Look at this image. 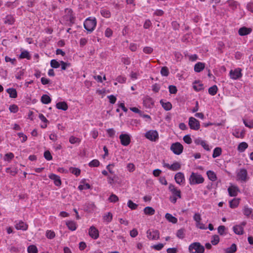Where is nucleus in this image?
Listing matches in <instances>:
<instances>
[{
    "label": "nucleus",
    "mask_w": 253,
    "mask_h": 253,
    "mask_svg": "<svg viewBox=\"0 0 253 253\" xmlns=\"http://www.w3.org/2000/svg\"><path fill=\"white\" fill-rule=\"evenodd\" d=\"M189 180L191 185L198 184L203 183L204 178L198 173L193 172L189 177Z\"/></svg>",
    "instance_id": "f257e3e1"
},
{
    "label": "nucleus",
    "mask_w": 253,
    "mask_h": 253,
    "mask_svg": "<svg viewBox=\"0 0 253 253\" xmlns=\"http://www.w3.org/2000/svg\"><path fill=\"white\" fill-rule=\"evenodd\" d=\"M189 251L191 253H204V247L199 242H194L189 246Z\"/></svg>",
    "instance_id": "f03ea898"
},
{
    "label": "nucleus",
    "mask_w": 253,
    "mask_h": 253,
    "mask_svg": "<svg viewBox=\"0 0 253 253\" xmlns=\"http://www.w3.org/2000/svg\"><path fill=\"white\" fill-rule=\"evenodd\" d=\"M96 25V21L95 18L92 19L90 18L86 19L84 23V29L89 32H92Z\"/></svg>",
    "instance_id": "7ed1b4c3"
},
{
    "label": "nucleus",
    "mask_w": 253,
    "mask_h": 253,
    "mask_svg": "<svg viewBox=\"0 0 253 253\" xmlns=\"http://www.w3.org/2000/svg\"><path fill=\"white\" fill-rule=\"evenodd\" d=\"M145 137L152 141H156L159 139V134L157 130H150L145 134Z\"/></svg>",
    "instance_id": "20e7f679"
},
{
    "label": "nucleus",
    "mask_w": 253,
    "mask_h": 253,
    "mask_svg": "<svg viewBox=\"0 0 253 253\" xmlns=\"http://www.w3.org/2000/svg\"><path fill=\"white\" fill-rule=\"evenodd\" d=\"M170 149L174 154L180 155L183 151V147L180 143L175 142L171 144Z\"/></svg>",
    "instance_id": "39448f33"
},
{
    "label": "nucleus",
    "mask_w": 253,
    "mask_h": 253,
    "mask_svg": "<svg viewBox=\"0 0 253 253\" xmlns=\"http://www.w3.org/2000/svg\"><path fill=\"white\" fill-rule=\"evenodd\" d=\"M188 125L191 129L195 130H198L200 127L199 121L192 117L189 118Z\"/></svg>",
    "instance_id": "423d86ee"
},
{
    "label": "nucleus",
    "mask_w": 253,
    "mask_h": 253,
    "mask_svg": "<svg viewBox=\"0 0 253 253\" xmlns=\"http://www.w3.org/2000/svg\"><path fill=\"white\" fill-rule=\"evenodd\" d=\"M159 232L157 230L151 231L148 230L147 231V236L150 240H158L160 238Z\"/></svg>",
    "instance_id": "0eeeda50"
},
{
    "label": "nucleus",
    "mask_w": 253,
    "mask_h": 253,
    "mask_svg": "<svg viewBox=\"0 0 253 253\" xmlns=\"http://www.w3.org/2000/svg\"><path fill=\"white\" fill-rule=\"evenodd\" d=\"M119 138L122 145L124 146H127L130 143V137L128 134H121Z\"/></svg>",
    "instance_id": "6e6552de"
},
{
    "label": "nucleus",
    "mask_w": 253,
    "mask_h": 253,
    "mask_svg": "<svg viewBox=\"0 0 253 253\" xmlns=\"http://www.w3.org/2000/svg\"><path fill=\"white\" fill-rule=\"evenodd\" d=\"M242 76L241 69L237 68L234 71L231 70L230 72V78L233 80H237L240 78Z\"/></svg>",
    "instance_id": "1a4fd4ad"
},
{
    "label": "nucleus",
    "mask_w": 253,
    "mask_h": 253,
    "mask_svg": "<svg viewBox=\"0 0 253 253\" xmlns=\"http://www.w3.org/2000/svg\"><path fill=\"white\" fill-rule=\"evenodd\" d=\"M169 189L172 193L173 196H176L178 198H181L180 190L177 189L173 184H170L169 185Z\"/></svg>",
    "instance_id": "9d476101"
},
{
    "label": "nucleus",
    "mask_w": 253,
    "mask_h": 253,
    "mask_svg": "<svg viewBox=\"0 0 253 253\" xmlns=\"http://www.w3.org/2000/svg\"><path fill=\"white\" fill-rule=\"evenodd\" d=\"M88 234L90 237L93 239H97L99 237L98 230L93 226L89 228Z\"/></svg>",
    "instance_id": "9b49d317"
},
{
    "label": "nucleus",
    "mask_w": 253,
    "mask_h": 253,
    "mask_svg": "<svg viewBox=\"0 0 253 253\" xmlns=\"http://www.w3.org/2000/svg\"><path fill=\"white\" fill-rule=\"evenodd\" d=\"M247 171L245 169H240L237 173V177L241 180L246 181L247 180Z\"/></svg>",
    "instance_id": "f8f14e48"
},
{
    "label": "nucleus",
    "mask_w": 253,
    "mask_h": 253,
    "mask_svg": "<svg viewBox=\"0 0 253 253\" xmlns=\"http://www.w3.org/2000/svg\"><path fill=\"white\" fill-rule=\"evenodd\" d=\"M229 195L231 197H235L238 195L239 189L237 186H231L228 188Z\"/></svg>",
    "instance_id": "ddd939ff"
},
{
    "label": "nucleus",
    "mask_w": 253,
    "mask_h": 253,
    "mask_svg": "<svg viewBox=\"0 0 253 253\" xmlns=\"http://www.w3.org/2000/svg\"><path fill=\"white\" fill-rule=\"evenodd\" d=\"M66 15L65 17L66 18L70 21V22L71 23H73L74 22V16L73 14V11L71 9L66 8L65 10Z\"/></svg>",
    "instance_id": "4468645a"
},
{
    "label": "nucleus",
    "mask_w": 253,
    "mask_h": 253,
    "mask_svg": "<svg viewBox=\"0 0 253 253\" xmlns=\"http://www.w3.org/2000/svg\"><path fill=\"white\" fill-rule=\"evenodd\" d=\"M194 220L196 222V226L200 229H204L203 224L201 223V215L199 213H196L193 216Z\"/></svg>",
    "instance_id": "2eb2a0df"
},
{
    "label": "nucleus",
    "mask_w": 253,
    "mask_h": 253,
    "mask_svg": "<svg viewBox=\"0 0 253 253\" xmlns=\"http://www.w3.org/2000/svg\"><path fill=\"white\" fill-rule=\"evenodd\" d=\"M28 225L22 221H19L15 224V228L17 230L26 231L28 229Z\"/></svg>",
    "instance_id": "dca6fc26"
},
{
    "label": "nucleus",
    "mask_w": 253,
    "mask_h": 253,
    "mask_svg": "<svg viewBox=\"0 0 253 253\" xmlns=\"http://www.w3.org/2000/svg\"><path fill=\"white\" fill-rule=\"evenodd\" d=\"M174 179L176 182L179 184L183 183L185 180L184 174L181 172H179L175 175Z\"/></svg>",
    "instance_id": "f3484780"
},
{
    "label": "nucleus",
    "mask_w": 253,
    "mask_h": 253,
    "mask_svg": "<svg viewBox=\"0 0 253 253\" xmlns=\"http://www.w3.org/2000/svg\"><path fill=\"white\" fill-rule=\"evenodd\" d=\"M252 31V30L251 28L243 27L239 29L238 33L239 35L244 36L250 34Z\"/></svg>",
    "instance_id": "a211bd4d"
},
{
    "label": "nucleus",
    "mask_w": 253,
    "mask_h": 253,
    "mask_svg": "<svg viewBox=\"0 0 253 253\" xmlns=\"http://www.w3.org/2000/svg\"><path fill=\"white\" fill-rule=\"evenodd\" d=\"M50 179L53 180L54 184L56 186H60L61 184V181L60 177L55 174H51L49 175Z\"/></svg>",
    "instance_id": "6ab92c4d"
},
{
    "label": "nucleus",
    "mask_w": 253,
    "mask_h": 253,
    "mask_svg": "<svg viewBox=\"0 0 253 253\" xmlns=\"http://www.w3.org/2000/svg\"><path fill=\"white\" fill-rule=\"evenodd\" d=\"M234 233L237 235H242L244 233V228L241 225H235L233 228Z\"/></svg>",
    "instance_id": "aec40b11"
},
{
    "label": "nucleus",
    "mask_w": 253,
    "mask_h": 253,
    "mask_svg": "<svg viewBox=\"0 0 253 253\" xmlns=\"http://www.w3.org/2000/svg\"><path fill=\"white\" fill-rule=\"evenodd\" d=\"M56 107L58 109L63 111L67 110L68 107L67 104L64 101L58 102L56 105Z\"/></svg>",
    "instance_id": "412c9836"
},
{
    "label": "nucleus",
    "mask_w": 253,
    "mask_h": 253,
    "mask_svg": "<svg viewBox=\"0 0 253 253\" xmlns=\"http://www.w3.org/2000/svg\"><path fill=\"white\" fill-rule=\"evenodd\" d=\"M205 68V63L202 62H198L194 66V71L199 73L202 71Z\"/></svg>",
    "instance_id": "4be33fe9"
},
{
    "label": "nucleus",
    "mask_w": 253,
    "mask_h": 253,
    "mask_svg": "<svg viewBox=\"0 0 253 253\" xmlns=\"http://www.w3.org/2000/svg\"><path fill=\"white\" fill-rule=\"evenodd\" d=\"M160 103L163 108L166 111H169L172 108V105L169 102H165L163 100L160 101Z\"/></svg>",
    "instance_id": "5701e85b"
},
{
    "label": "nucleus",
    "mask_w": 253,
    "mask_h": 253,
    "mask_svg": "<svg viewBox=\"0 0 253 253\" xmlns=\"http://www.w3.org/2000/svg\"><path fill=\"white\" fill-rule=\"evenodd\" d=\"M15 22V19L11 15H7L4 21L5 24L12 25Z\"/></svg>",
    "instance_id": "b1692460"
},
{
    "label": "nucleus",
    "mask_w": 253,
    "mask_h": 253,
    "mask_svg": "<svg viewBox=\"0 0 253 253\" xmlns=\"http://www.w3.org/2000/svg\"><path fill=\"white\" fill-rule=\"evenodd\" d=\"M66 224L68 229L71 231H75L77 229V224L75 221H68Z\"/></svg>",
    "instance_id": "393cba45"
},
{
    "label": "nucleus",
    "mask_w": 253,
    "mask_h": 253,
    "mask_svg": "<svg viewBox=\"0 0 253 253\" xmlns=\"http://www.w3.org/2000/svg\"><path fill=\"white\" fill-rule=\"evenodd\" d=\"M6 92L9 94L11 98H15L17 96L16 90L13 88H9L6 89Z\"/></svg>",
    "instance_id": "a878e982"
},
{
    "label": "nucleus",
    "mask_w": 253,
    "mask_h": 253,
    "mask_svg": "<svg viewBox=\"0 0 253 253\" xmlns=\"http://www.w3.org/2000/svg\"><path fill=\"white\" fill-rule=\"evenodd\" d=\"M144 212L146 215H152L155 214V210L151 207H146L144 209Z\"/></svg>",
    "instance_id": "bb28decb"
},
{
    "label": "nucleus",
    "mask_w": 253,
    "mask_h": 253,
    "mask_svg": "<svg viewBox=\"0 0 253 253\" xmlns=\"http://www.w3.org/2000/svg\"><path fill=\"white\" fill-rule=\"evenodd\" d=\"M165 217L169 222L172 223H176L177 222V219L169 213L166 214Z\"/></svg>",
    "instance_id": "cd10ccee"
},
{
    "label": "nucleus",
    "mask_w": 253,
    "mask_h": 253,
    "mask_svg": "<svg viewBox=\"0 0 253 253\" xmlns=\"http://www.w3.org/2000/svg\"><path fill=\"white\" fill-rule=\"evenodd\" d=\"M207 174L209 179H210L211 181H214L217 179L215 173L211 170H208L207 172Z\"/></svg>",
    "instance_id": "c85d7f7f"
},
{
    "label": "nucleus",
    "mask_w": 253,
    "mask_h": 253,
    "mask_svg": "<svg viewBox=\"0 0 253 253\" xmlns=\"http://www.w3.org/2000/svg\"><path fill=\"white\" fill-rule=\"evenodd\" d=\"M51 99L47 94H43L41 97V102L44 104H47L50 103Z\"/></svg>",
    "instance_id": "c756f323"
},
{
    "label": "nucleus",
    "mask_w": 253,
    "mask_h": 253,
    "mask_svg": "<svg viewBox=\"0 0 253 253\" xmlns=\"http://www.w3.org/2000/svg\"><path fill=\"white\" fill-rule=\"evenodd\" d=\"M237 251V246L235 244H232L231 246L225 249V253H234Z\"/></svg>",
    "instance_id": "7c9ffc66"
},
{
    "label": "nucleus",
    "mask_w": 253,
    "mask_h": 253,
    "mask_svg": "<svg viewBox=\"0 0 253 253\" xmlns=\"http://www.w3.org/2000/svg\"><path fill=\"white\" fill-rule=\"evenodd\" d=\"M248 145L245 142L240 143L238 146V150L241 152L245 151V150L248 148Z\"/></svg>",
    "instance_id": "2f4dec72"
},
{
    "label": "nucleus",
    "mask_w": 253,
    "mask_h": 253,
    "mask_svg": "<svg viewBox=\"0 0 253 253\" xmlns=\"http://www.w3.org/2000/svg\"><path fill=\"white\" fill-rule=\"evenodd\" d=\"M239 204V199L234 198L229 202L230 207L234 209L238 207Z\"/></svg>",
    "instance_id": "473e14b6"
},
{
    "label": "nucleus",
    "mask_w": 253,
    "mask_h": 253,
    "mask_svg": "<svg viewBox=\"0 0 253 253\" xmlns=\"http://www.w3.org/2000/svg\"><path fill=\"white\" fill-rule=\"evenodd\" d=\"M101 15L106 18H110L111 16V12L109 10L106 9H102L100 10Z\"/></svg>",
    "instance_id": "72a5a7b5"
},
{
    "label": "nucleus",
    "mask_w": 253,
    "mask_h": 253,
    "mask_svg": "<svg viewBox=\"0 0 253 253\" xmlns=\"http://www.w3.org/2000/svg\"><path fill=\"white\" fill-rule=\"evenodd\" d=\"M170 170L176 171L179 170L181 168V165L178 162H174L170 165Z\"/></svg>",
    "instance_id": "f704fd0d"
},
{
    "label": "nucleus",
    "mask_w": 253,
    "mask_h": 253,
    "mask_svg": "<svg viewBox=\"0 0 253 253\" xmlns=\"http://www.w3.org/2000/svg\"><path fill=\"white\" fill-rule=\"evenodd\" d=\"M221 149L220 147H216L215 148L212 154V157L213 158H215L216 157H217L219 156L221 154Z\"/></svg>",
    "instance_id": "c9c22d12"
},
{
    "label": "nucleus",
    "mask_w": 253,
    "mask_h": 253,
    "mask_svg": "<svg viewBox=\"0 0 253 253\" xmlns=\"http://www.w3.org/2000/svg\"><path fill=\"white\" fill-rule=\"evenodd\" d=\"M217 91V87L216 85H214L209 88L208 91L211 95H214L216 94Z\"/></svg>",
    "instance_id": "e433bc0d"
},
{
    "label": "nucleus",
    "mask_w": 253,
    "mask_h": 253,
    "mask_svg": "<svg viewBox=\"0 0 253 253\" xmlns=\"http://www.w3.org/2000/svg\"><path fill=\"white\" fill-rule=\"evenodd\" d=\"M252 209L245 206L243 209V213L247 216H249L252 212Z\"/></svg>",
    "instance_id": "4c0bfd02"
},
{
    "label": "nucleus",
    "mask_w": 253,
    "mask_h": 253,
    "mask_svg": "<svg viewBox=\"0 0 253 253\" xmlns=\"http://www.w3.org/2000/svg\"><path fill=\"white\" fill-rule=\"evenodd\" d=\"M27 251L28 253H37L38 249L35 245H30L28 247Z\"/></svg>",
    "instance_id": "58836bf2"
},
{
    "label": "nucleus",
    "mask_w": 253,
    "mask_h": 253,
    "mask_svg": "<svg viewBox=\"0 0 253 253\" xmlns=\"http://www.w3.org/2000/svg\"><path fill=\"white\" fill-rule=\"evenodd\" d=\"M169 70L167 67H163L161 70V74L163 76L167 77L169 75Z\"/></svg>",
    "instance_id": "ea45409f"
},
{
    "label": "nucleus",
    "mask_w": 253,
    "mask_h": 253,
    "mask_svg": "<svg viewBox=\"0 0 253 253\" xmlns=\"http://www.w3.org/2000/svg\"><path fill=\"white\" fill-rule=\"evenodd\" d=\"M185 230L183 228L178 230L176 233V236L179 239H183L185 236Z\"/></svg>",
    "instance_id": "a19ab883"
},
{
    "label": "nucleus",
    "mask_w": 253,
    "mask_h": 253,
    "mask_svg": "<svg viewBox=\"0 0 253 253\" xmlns=\"http://www.w3.org/2000/svg\"><path fill=\"white\" fill-rule=\"evenodd\" d=\"M19 58L21 59L27 58L28 59H30V55L28 51L25 50L21 53L19 55Z\"/></svg>",
    "instance_id": "79ce46f5"
},
{
    "label": "nucleus",
    "mask_w": 253,
    "mask_h": 253,
    "mask_svg": "<svg viewBox=\"0 0 253 253\" xmlns=\"http://www.w3.org/2000/svg\"><path fill=\"white\" fill-rule=\"evenodd\" d=\"M219 242V237L217 235L212 236L211 238V243L213 245H217Z\"/></svg>",
    "instance_id": "37998d69"
},
{
    "label": "nucleus",
    "mask_w": 253,
    "mask_h": 253,
    "mask_svg": "<svg viewBox=\"0 0 253 253\" xmlns=\"http://www.w3.org/2000/svg\"><path fill=\"white\" fill-rule=\"evenodd\" d=\"M127 206L131 210H135L138 207V205L134 203L131 200H129L127 202Z\"/></svg>",
    "instance_id": "c03bdc74"
},
{
    "label": "nucleus",
    "mask_w": 253,
    "mask_h": 253,
    "mask_svg": "<svg viewBox=\"0 0 253 253\" xmlns=\"http://www.w3.org/2000/svg\"><path fill=\"white\" fill-rule=\"evenodd\" d=\"M60 63H59L55 59H52L50 61V66L53 68H58L60 67Z\"/></svg>",
    "instance_id": "a18cd8bd"
},
{
    "label": "nucleus",
    "mask_w": 253,
    "mask_h": 253,
    "mask_svg": "<svg viewBox=\"0 0 253 253\" xmlns=\"http://www.w3.org/2000/svg\"><path fill=\"white\" fill-rule=\"evenodd\" d=\"M100 162L96 159L93 160L89 164L90 167H97L99 166Z\"/></svg>",
    "instance_id": "49530a36"
},
{
    "label": "nucleus",
    "mask_w": 253,
    "mask_h": 253,
    "mask_svg": "<svg viewBox=\"0 0 253 253\" xmlns=\"http://www.w3.org/2000/svg\"><path fill=\"white\" fill-rule=\"evenodd\" d=\"M70 171L76 176H79L81 173V170L76 168H71L70 169Z\"/></svg>",
    "instance_id": "de8ad7c7"
},
{
    "label": "nucleus",
    "mask_w": 253,
    "mask_h": 253,
    "mask_svg": "<svg viewBox=\"0 0 253 253\" xmlns=\"http://www.w3.org/2000/svg\"><path fill=\"white\" fill-rule=\"evenodd\" d=\"M69 142L71 144H75L76 143H79L81 142V139L80 138H79L74 137L73 136H71L69 138Z\"/></svg>",
    "instance_id": "09e8293b"
},
{
    "label": "nucleus",
    "mask_w": 253,
    "mask_h": 253,
    "mask_svg": "<svg viewBox=\"0 0 253 253\" xmlns=\"http://www.w3.org/2000/svg\"><path fill=\"white\" fill-rule=\"evenodd\" d=\"M103 219L107 222H110L112 219V214L111 212H108L103 216Z\"/></svg>",
    "instance_id": "8fccbe9b"
},
{
    "label": "nucleus",
    "mask_w": 253,
    "mask_h": 253,
    "mask_svg": "<svg viewBox=\"0 0 253 253\" xmlns=\"http://www.w3.org/2000/svg\"><path fill=\"white\" fill-rule=\"evenodd\" d=\"M55 236V233L51 230H47L46 232V236L48 239H53Z\"/></svg>",
    "instance_id": "3c124183"
},
{
    "label": "nucleus",
    "mask_w": 253,
    "mask_h": 253,
    "mask_svg": "<svg viewBox=\"0 0 253 253\" xmlns=\"http://www.w3.org/2000/svg\"><path fill=\"white\" fill-rule=\"evenodd\" d=\"M110 202L112 203H115L119 200L118 197L115 194H112L109 198Z\"/></svg>",
    "instance_id": "603ef678"
},
{
    "label": "nucleus",
    "mask_w": 253,
    "mask_h": 253,
    "mask_svg": "<svg viewBox=\"0 0 253 253\" xmlns=\"http://www.w3.org/2000/svg\"><path fill=\"white\" fill-rule=\"evenodd\" d=\"M44 157L45 159L48 161H50L52 159V157L51 155V153L48 150L44 152Z\"/></svg>",
    "instance_id": "864d4df0"
},
{
    "label": "nucleus",
    "mask_w": 253,
    "mask_h": 253,
    "mask_svg": "<svg viewBox=\"0 0 253 253\" xmlns=\"http://www.w3.org/2000/svg\"><path fill=\"white\" fill-rule=\"evenodd\" d=\"M229 6L233 8H236L237 6V2L233 0H229L227 1Z\"/></svg>",
    "instance_id": "5fc2aeb1"
},
{
    "label": "nucleus",
    "mask_w": 253,
    "mask_h": 253,
    "mask_svg": "<svg viewBox=\"0 0 253 253\" xmlns=\"http://www.w3.org/2000/svg\"><path fill=\"white\" fill-rule=\"evenodd\" d=\"M169 91L171 94H175L177 91V89L175 86L170 85L169 86Z\"/></svg>",
    "instance_id": "6e6d98bb"
},
{
    "label": "nucleus",
    "mask_w": 253,
    "mask_h": 253,
    "mask_svg": "<svg viewBox=\"0 0 253 253\" xmlns=\"http://www.w3.org/2000/svg\"><path fill=\"white\" fill-rule=\"evenodd\" d=\"M90 186L88 183H85L84 185H80L78 187V189L80 190H83L84 189H90Z\"/></svg>",
    "instance_id": "4d7b16f0"
},
{
    "label": "nucleus",
    "mask_w": 253,
    "mask_h": 253,
    "mask_svg": "<svg viewBox=\"0 0 253 253\" xmlns=\"http://www.w3.org/2000/svg\"><path fill=\"white\" fill-rule=\"evenodd\" d=\"M106 131L108 136L110 137H113L115 134V131L113 128L107 129Z\"/></svg>",
    "instance_id": "13d9d810"
},
{
    "label": "nucleus",
    "mask_w": 253,
    "mask_h": 253,
    "mask_svg": "<svg viewBox=\"0 0 253 253\" xmlns=\"http://www.w3.org/2000/svg\"><path fill=\"white\" fill-rule=\"evenodd\" d=\"M9 109L11 112L16 113L18 110V108L16 105H12L9 106Z\"/></svg>",
    "instance_id": "bf43d9fd"
},
{
    "label": "nucleus",
    "mask_w": 253,
    "mask_h": 253,
    "mask_svg": "<svg viewBox=\"0 0 253 253\" xmlns=\"http://www.w3.org/2000/svg\"><path fill=\"white\" fill-rule=\"evenodd\" d=\"M184 141L187 144H191L192 143V139L189 135H186L183 137Z\"/></svg>",
    "instance_id": "052dcab7"
},
{
    "label": "nucleus",
    "mask_w": 253,
    "mask_h": 253,
    "mask_svg": "<svg viewBox=\"0 0 253 253\" xmlns=\"http://www.w3.org/2000/svg\"><path fill=\"white\" fill-rule=\"evenodd\" d=\"M60 64L61 65L62 70H65L67 67L70 66V64L69 63L65 62L63 61H60Z\"/></svg>",
    "instance_id": "680f3d73"
},
{
    "label": "nucleus",
    "mask_w": 253,
    "mask_h": 253,
    "mask_svg": "<svg viewBox=\"0 0 253 253\" xmlns=\"http://www.w3.org/2000/svg\"><path fill=\"white\" fill-rule=\"evenodd\" d=\"M225 230V227L223 225H220L218 227V229H217L218 233L220 235H222L224 234Z\"/></svg>",
    "instance_id": "e2e57ef3"
},
{
    "label": "nucleus",
    "mask_w": 253,
    "mask_h": 253,
    "mask_svg": "<svg viewBox=\"0 0 253 253\" xmlns=\"http://www.w3.org/2000/svg\"><path fill=\"white\" fill-rule=\"evenodd\" d=\"M153 51V49L151 47L146 46L143 48V51L146 54H150Z\"/></svg>",
    "instance_id": "0e129e2a"
},
{
    "label": "nucleus",
    "mask_w": 253,
    "mask_h": 253,
    "mask_svg": "<svg viewBox=\"0 0 253 253\" xmlns=\"http://www.w3.org/2000/svg\"><path fill=\"white\" fill-rule=\"evenodd\" d=\"M5 160L9 161L14 158V155L12 153H7L4 156Z\"/></svg>",
    "instance_id": "69168bd1"
},
{
    "label": "nucleus",
    "mask_w": 253,
    "mask_h": 253,
    "mask_svg": "<svg viewBox=\"0 0 253 253\" xmlns=\"http://www.w3.org/2000/svg\"><path fill=\"white\" fill-rule=\"evenodd\" d=\"M108 98L109 99L110 103L111 104H114L116 101V97L113 95L108 96Z\"/></svg>",
    "instance_id": "338daca9"
},
{
    "label": "nucleus",
    "mask_w": 253,
    "mask_h": 253,
    "mask_svg": "<svg viewBox=\"0 0 253 253\" xmlns=\"http://www.w3.org/2000/svg\"><path fill=\"white\" fill-rule=\"evenodd\" d=\"M247 9L249 11L253 13V2H250L248 3L247 5Z\"/></svg>",
    "instance_id": "774afa93"
}]
</instances>
